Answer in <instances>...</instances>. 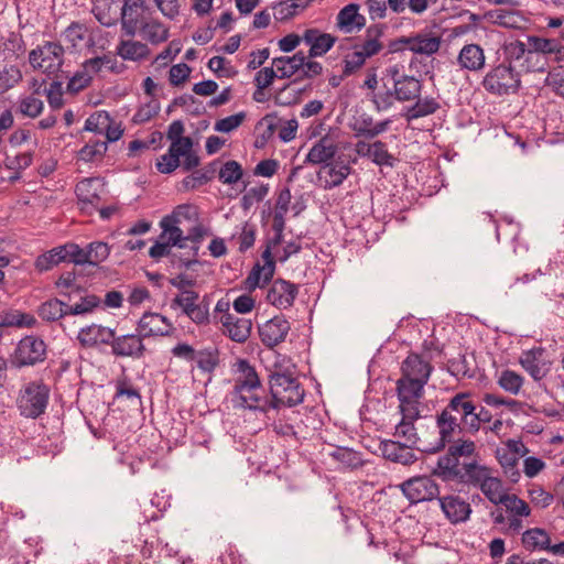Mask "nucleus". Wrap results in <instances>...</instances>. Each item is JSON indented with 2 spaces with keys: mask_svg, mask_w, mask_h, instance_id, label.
Here are the masks:
<instances>
[{
  "mask_svg": "<svg viewBox=\"0 0 564 564\" xmlns=\"http://www.w3.org/2000/svg\"><path fill=\"white\" fill-rule=\"evenodd\" d=\"M217 162L214 161L203 169H198L192 172L191 175L183 180V185L187 189H194L198 186L207 184L216 172Z\"/></svg>",
  "mask_w": 564,
  "mask_h": 564,
  "instance_id": "46",
  "label": "nucleus"
},
{
  "mask_svg": "<svg viewBox=\"0 0 564 564\" xmlns=\"http://www.w3.org/2000/svg\"><path fill=\"white\" fill-rule=\"evenodd\" d=\"M441 108L438 101L433 97H426L417 99L416 102L411 106L405 112L408 121H412L422 117H426L435 113Z\"/></svg>",
  "mask_w": 564,
  "mask_h": 564,
  "instance_id": "42",
  "label": "nucleus"
},
{
  "mask_svg": "<svg viewBox=\"0 0 564 564\" xmlns=\"http://www.w3.org/2000/svg\"><path fill=\"white\" fill-rule=\"evenodd\" d=\"M122 0H96L93 13L104 26H113L121 15Z\"/></svg>",
  "mask_w": 564,
  "mask_h": 564,
  "instance_id": "26",
  "label": "nucleus"
},
{
  "mask_svg": "<svg viewBox=\"0 0 564 564\" xmlns=\"http://www.w3.org/2000/svg\"><path fill=\"white\" fill-rule=\"evenodd\" d=\"M37 315L44 322H57L64 316L70 315L69 305L59 299L53 297L39 306Z\"/></svg>",
  "mask_w": 564,
  "mask_h": 564,
  "instance_id": "35",
  "label": "nucleus"
},
{
  "mask_svg": "<svg viewBox=\"0 0 564 564\" xmlns=\"http://www.w3.org/2000/svg\"><path fill=\"white\" fill-rule=\"evenodd\" d=\"M272 249L270 246H265L262 252L263 264L257 262L245 280V288L249 291H253L257 288H263L268 284L275 272V261L272 256Z\"/></svg>",
  "mask_w": 564,
  "mask_h": 564,
  "instance_id": "12",
  "label": "nucleus"
},
{
  "mask_svg": "<svg viewBox=\"0 0 564 564\" xmlns=\"http://www.w3.org/2000/svg\"><path fill=\"white\" fill-rule=\"evenodd\" d=\"M115 329L91 324L79 329L77 340L82 347H95L97 345H109L113 341Z\"/></svg>",
  "mask_w": 564,
  "mask_h": 564,
  "instance_id": "22",
  "label": "nucleus"
},
{
  "mask_svg": "<svg viewBox=\"0 0 564 564\" xmlns=\"http://www.w3.org/2000/svg\"><path fill=\"white\" fill-rule=\"evenodd\" d=\"M311 2L312 0L279 1L273 6V17L280 22L288 21L304 11Z\"/></svg>",
  "mask_w": 564,
  "mask_h": 564,
  "instance_id": "38",
  "label": "nucleus"
},
{
  "mask_svg": "<svg viewBox=\"0 0 564 564\" xmlns=\"http://www.w3.org/2000/svg\"><path fill=\"white\" fill-rule=\"evenodd\" d=\"M367 98L372 102L377 112L387 111L393 106L394 100H397L393 89L386 84L380 86L376 91L368 93Z\"/></svg>",
  "mask_w": 564,
  "mask_h": 564,
  "instance_id": "40",
  "label": "nucleus"
},
{
  "mask_svg": "<svg viewBox=\"0 0 564 564\" xmlns=\"http://www.w3.org/2000/svg\"><path fill=\"white\" fill-rule=\"evenodd\" d=\"M117 53L123 59L140 61L148 55L149 48L145 44L140 42L121 41L118 45Z\"/></svg>",
  "mask_w": 564,
  "mask_h": 564,
  "instance_id": "51",
  "label": "nucleus"
},
{
  "mask_svg": "<svg viewBox=\"0 0 564 564\" xmlns=\"http://www.w3.org/2000/svg\"><path fill=\"white\" fill-rule=\"evenodd\" d=\"M485 61L486 57L484 50L478 44L464 45L457 57V63L460 68L470 72H478L482 69L485 66Z\"/></svg>",
  "mask_w": 564,
  "mask_h": 564,
  "instance_id": "31",
  "label": "nucleus"
},
{
  "mask_svg": "<svg viewBox=\"0 0 564 564\" xmlns=\"http://www.w3.org/2000/svg\"><path fill=\"white\" fill-rule=\"evenodd\" d=\"M337 152V145L329 137H323L310 149L305 163L323 164L330 163Z\"/></svg>",
  "mask_w": 564,
  "mask_h": 564,
  "instance_id": "29",
  "label": "nucleus"
},
{
  "mask_svg": "<svg viewBox=\"0 0 564 564\" xmlns=\"http://www.w3.org/2000/svg\"><path fill=\"white\" fill-rule=\"evenodd\" d=\"M335 460L343 464L344 467L357 469L364 465L361 453L349 447H336L329 453Z\"/></svg>",
  "mask_w": 564,
  "mask_h": 564,
  "instance_id": "48",
  "label": "nucleus"
},
{
  "mask_svg": "<svg viewBox=\"0 0 564 564\" xmlns=\"http://www.w3.org/2000/svg\"><path fill=\"white\" fill-rule=\"evenodd\" d=\"M102 300L96 294H85L80 296L79 302L69 305L70 315H86L93 313L96 308L100 307Z\"/></svg>",
  "mask_w": 564,
  "mask_h": 564,
  "instance_id": "57",
  "label": "nucleus"
},
{
  "mask_svg": "<svg viewBox=\"0 0 564 564\" xmlns=\"http://www.w3.org/2000/svg\"><path fill=\"white\" fill-rule=\"evenodd\" d=\"M104 193L105 183L99 177L83 178L75 186L79 209L87 215H91L98 209Z\"/></svg>",
  "mask_w": 564,
  "mask_h": 564,
  "instance_id": "10",
  "label": "nucleus"
},
{
  "mask_svg": "<svg viewBox=\"0 0 564 564\" xmlns=\"http://www.w3.org/2000/svg\"><path fill=\"white\" fill-rule=\"evenodd\" d=\"M303 41L310 46L308 56L319 57L325 55L334 46L337 37L313 28L305 30Z\"/></svg>",
  "mask_w": 564,
  "mask_h": 564,
  "instance_id": "23",
  "label": "nucleus"
},
{
  "mask_svg": "<svg viewBox=\"0 0 564 564\" xmlns=\"http://www.w3.org/2000/svg\"><path fill=\"white\" fill-rule=\"evenodd\" d=\"M25 53V43L22 34L9 32L0 39V55L3 61L13 62L19 59Z\"/></svg>",
  "mask_w": 564,
  "mask_h": 564,
  "instance_id": "33",
  "label": "nucleus"
},
{
  "mask_svg": "<svg viewBox=\"0 0 564 564\" xmlns=\"http://www.w3.org/2000/svg\"><path fill=\"white\" fill-rule=\"evenodd\" d=\"M386 29L387 26L384 24L368 26L364 42L359 46H356V48H359L367 58L377 55L383 48L381 39Z\"/></svg>",
  "mask_w": 564,
  "mask_h": 564,
  "instance_id": "34",
  "label": "nucleus"
},
{
  "mask_svg": "<svg viewBox=\"0 0 564 564\" xmlns=\"http://www.w3.org/2000/svg\"><path fill=\"white\" fill-rule=\"evenodd\" d=\"M357 3L345 6L337 14L336 26L344 33H352L366 25V18L358 12Z\"/></svg>",
  "mask_w": 564,
  "mask_h": 564,
  "instance_id": "27",
  "label": "nucleus"
},
{
  "mask_svg": "<svg viewBox=\"0 0 564 564\" xmlns=\"http://www.w3.org/2000/svg\"><path fill=\"white\" fill-rule=\"evenodd\" d=\"M65 50L59 42L46 41L29 53V63L34 69L56 75L64 63Z\"/></svg>",
  "mask_w": 564,
  "mask_h": 564,
  "instance_id": "6",
  "label": "nucleus"
},
{
  "mask_svg": "<svg viewBox=\"0 0 564 564\" xmlns=\"http://www.w3.org/2000/svg\"><path fill=\"white\" fill-rule=\"evenodd\" d=\"M424 386V381L401 376L397 381L399 402L417 401L422 397Z\"/></svg>",
  "mask_w": 564,
  "mask_h": 564,
  "instance_id": "37",
  "label": "nucleus"
},
{
  "mask_svg": "<svg viewBox=\"0 0 564 564\" xmlns=\"http://www.w3.org/2000/svg\"><path fill=\"white\" fill-rule=\"evenodd\" d=\"M107 142L100 140L89 141L78 151V160L94 162L100 160L107 152Z\"/></svg>",
  "mask_w": 564,
  "mask_h": 564,
  "instance_id": "56",
  "label": "nucleus"
},
{
  "mask_svg": "<svg viewBox=\"0 0 564 564\" xmlns=\"http://www.w3.org/2000/svg\"><path fill=\"white\" fill-rule=\"evenodd\" d=\"M209 234L208 228L203 226L202 224H197L188 229L185 235V245L189 242V250L186 252V257L173 254L172 264L177 268L188 269L192 265L198 263V256L200 243L203 242L205 236Z\"/></svg>",
  "mask_w": 564,
  "mask_h": 564,
  "instance_id": "11",
  "label": "nucleus"
},
{
  "mask_svg": "<svg viewBox=\"0 0 564 564\" xmlns=\"http://www.w3.org/2000/svg\"><path fill=\"white\" fill-rule=\"evenodd\" d=\"M290 329L289 321L283 315H278L259 327V336L265 347L273 348L285 340Z\"/></svg>",
  "mask_w": 564,
  "mask_h": 564,
  "instance_id": "15",
  "label": "nucleus"
},
{
  "mask_svg": "<svg viewBox=\"0 0 564 564\" xmlns=\"http://www.w3.org/2000/svg\"><path fill=\"white\" fill-rule=\"evenodd\" d=\"M161 106L159 100L152 98L150 101L141 105L132 117L134 124H142L150 121L160 112Z\"/></svg>",
  "mask_w": 564,
  "mask_h": 564,
  "instance_id": "64",
  "label": "nucleus"
},
{
  "mask_svg": "<svg viewBox=\"0 0 564 564\" xmlns=\"http://www.w3.org/2000/svg\"><path fill=\"white\" fill-rule=\"evenodd\" d=\"M268 411L295 406L302 403L305 395L296 378L280 372L270 375Z\"/></svg>",
  "mask_w": 564,
  "mask_h": 564,
  "instance_id": "3",
  "label": "nucleus"
},
{
  "mask_svg": "<svg viewBox=\"0 0 564 564\" xmlns=\"http://www.w3.org/2000/svg\"><path fill=\"white\" fill-rule=\"evenodd\" d=\"M400 490L411 505L432 501L440 498V486L430 476H415L399 485Z\"/></svg>",
  "mask_w": 564,
  "mask_h": 564,
  "instance_id": "9",
  "label": "nucleus"
},
{
  "mask_svg": "<svg viewBox=\"0 0 564 564\" xmlns=\"http://www.w3.org/2000/svg\"><path fill=\"white\" fill-rule=\"evenodd\" d=\"M441 41V36L416 34L414 36H401L400 42L406 44V48L415 54L430 56L438 52Z\"/></svg>",
  "mask_w": 564,
  "mask_h": 564,
  "instance_id": "30",
  "label": "nucleus"
},
{
  "mask_svg": "<svg viewBox=\"0 0 564 564\" xmlns=\"http://www.w3.org/2000/svg\"><path fill=\"white\" fill-rule=\"evenodd\" d=\"M391 119H384L376 122L371 115L362 112L354 118L350 128L357 138L375 139L379 134L386 132L390 124Z\"/></svg>",
  "mask_w": 564,
  "mask_h": 564,
  "instance_id": "20",
  "label": "nucleus"
},
{
  "mask_svg": "<svg viewBox=\"0 0 564 564\" xmlns=\"http://www.w3.org/2000/svg\"><path fill=\"white\" fill-rule=\"evenodd\" d=\"M144 0H123L121 6V29L127 36H133L147 21Z\"/></svg>",
  "mask_w": 564,
  "mask_h": 564,
  "instance_id": "13",
  "label": "nucleus"
},
{
  "mask_svg": "<svg viewBox=\"0 0 564 564\" xmlns=\"http://www.w3.org/2000/svg\"><path fill=\"white\" fill-rule=\"evenodd\" d=\"M62 250L66 256V262H70L77 265H85L90 262V258L88 256V249L82 248L79 245L74 242H67L62 246Z\"/></svg>",
  "mask_w": 564,
  "mask_h": 564,
  "instance_id": "60",
  "label": "nucleus"
},
{
  "mask_svg": "<svg viewBox=\"0 0 564 564\" xmlns=\"http://www.w3.org/2000/svg\"><path fill=\"white\" fill-rule=\"evenodd\" d=\"M542 349H530L523 351L520 357V364L535 380L543 376L542 368L540 366V358L542 357Z\"/></svg>",
  "mask_w": 564,
  "mask_h": 564,
  "instance_id": "53",
  "label": "nucleus"
},
{
  "mask_svg": "<svg viewBox=\"0 0 564 564\" xmlns=\"http://www.w3.org/2000/svg\"><path fill=\"white\" fill-rule=\"evenodd\" d=\"M476 410V400L469 392H457L435 414V426L438 438L427 452L436 453L463 441L460 436L468 433L473 435V411Z\"/></svg>",
  "mask_w": 564,
  "mask_h": 564,
  "instance_id": "2",
  "label": "nucleus"
},
{
  "mask_svg": "<svg viewBox=\"0 0 564 564\" xmlns=\"http://www.w3.org/2000/svg\"><path fill=\"white\" fill-rule=\"evenodd\" d=\"M394 436L403 440L404 444L417 447L419 436L414 426V421H400L395 426Z\"/></svg>",
  "mask_w": 564,
  "mask_h": 564,
  "instance_id": "62",
  "label": "nucleus"
},
{
  "mask_svg": "<svg viewBox=\"0 0 564 564\" xmlns=\"http://www.w3.org/2000/svg\"><path fill=\"white\" fill-rule=\"evenodd\" d=\"M422 89L421 82L414 76L405 75L393 86L395 98L399 101H410L419 98Z\"/></svg>",
  "mask_w": 564,
  "mask_h": 564,
  "instance_id": "39",
  "label": "nucleus"
},
{
  "mask_svg": "<svg viewBox=\"0 0 564 564\" xmlns=\"http://www.w3.org/2000/svg\"><path fill=\"white\" fill-rule=\"evenodd\" d=\"M109 123H113V120L107 111H96L86 119L84 130L102 134L105 127H108Z\"/></svg>",
  "mask_w": 564,
  "mask_h": 564,
  "instance_id": "59",
  "label": "nucleus"
},
{
  "mask_svg": "<svg viewBox=\"0 0 564 564\" xmlns=\"http://www.w3.org/2000/svg\"><path fill=\"white\" fill-rule=\"evenodd\" d=\"M487 21L507 29H522L528 19L523 12L516 9H494L487 11L484 17Z\"/></svg>",
  "mask_w": 564,
  "mask_h": 564,
  "instance_id": "24",
  "label": "nucleus"
},
{
  "mask_svg": "<svg viewBox=\"0 0 564 564\" xmlns=\"http://www.w3.org/2000/svg\"><path fill=\"white\" fill-rule=\"evenodd\" d=\"M528 44L530 46V51L532 52V56L536 53L558 55L562 51L560 41L555 39L528 36ZM556 59H560V57L556 56Z\"/></svg>",
  "mask_w": 564,
  "mask_h": 564,
  "instance_id": "49",
  "label": "nucleus"
},
{
  "mask_svg": "<svg viewBox=\"0 0 564 564\" xmlns=\"http://www.w3.org/2000/svg\"><path fill=\"white\" fill-rule=\"evenodd\" d=\"M50 392V387L42 380L25 383L17 399L20 415L26 419H37L43 415L48 405Z\"/></svg>",
  "mask_w": 564,
  "mask_h": 564,
  "instance_id": "5",
  "label": "nucleus"
},
{
  "mask_svg": "<svg viewBox=\"0 0 564 564\" xmlns=\"http://www.w3.org/2000/svg\"><path fill=\"white\" fill-rule=\"evenodd\" d=\"M111 352L116 357H131L140 359L144 356L145 346L143 337L139 334H126L117 336L115 334L113 341L110 344Z\"/></svg>",
  "mask_w": 564,
  "mask_h": 564,
  "instance_id": "17",
  "label": "nucleus"
},
{
  "mask_svg": "<svg viewBox=\"0 0 564 564\" xmlns=\"http://www.w3.org/2000/svg\"><path fill=\"white\" fill-rule=\"evenodd\" d=\"M140 34L143 40L149 41L152 44H159L164 42L169 37L167 29L160 22L145 21L139 28Z\"/></svg>",
  "mask_w": 564,
  "mask_h": 564,
  "instance_id": "47",
  "label": "nucleus"
},
{
  "mask_svg": "<svg viewBox=\"0 0 564 564\" xmlns=\"http://www.w3.org/2000/svg\"><path fill=\"white\" fill-rule=\"evenodd\" d=\"M441 510L452 524L465 523L473 512L468 501L458 495H447L438 499Z\"/></svg>",
  "mask_w": 564,
  "mask_h": 564,
  "instance_id": "14",
  "label": "nucleus"
},
{
  "mask_svg": "<svg viewBox=\"0 0 564 564\" xmlns=\"http://www.w3.org/2000/svg\"><path fill=\"white\" fill-rule=\"evenodd\" d=\"M220 323L224 327V334L232 341L243 344L250 337L252 322L249 318L227 314L221 315Z\"/></svg>",
  "mask_w": 564,
  "mask_h": 564,
  "instance_id": "21",
  "label": "nucleus"
},
{
  "mask_svg": "<svg viewBox=\"0 0 564 564\" xmlns=\"http://www.w3.org/2000/svg\"><path fill=\"white\" fill-rule=\"evenodd\" d=\"M184 123L182 120H174L170 123L166 138L171 141V144H175L177 149L188 150L193 148V140L189 137H183Z\"/></svg>",
  "mask_w": 564,
  "mask_h": 564,
  "instance_id": "52",
  "label": "nucleus"
},
{
  "mask_svg": "<svg viewBox=\"0 0 564 564\" xmlns=\"http://www.w3.org/2000/svg\"><path fill=\"white\" fill-rule=\"evenodd\" d=\"M184 152V150L177 149L175 144H170L167 153L156 160V170L162 174L173 173L181 165L180 159Z\"/></svg>",
  "mask_w": 564,
  "mask_h": 564,
  "instance_id": "43",
  "label": "nucleus"
},
{
  "mask_svg": "<svg viewBox=\"0 0 564 564\" xmlns=\"http://www.w3.org/2000/svg\"><path fill=\"white\" fill-rule=\"evenodd\" d=\"M299 293L297 285L283 280L278 279L273 281L267 293V301L279 308L291 307Z\"/></svg>",
  "mask_w": 564,
  "mask_h": 564,
  "instance_id": "18",
  "label": "nucleus"
},
{
  "mask_svg": "<svg viewBox=\"0 0 564 564\" xmlns=\"http://www.w3.org/2000/svg\"><path fill=\"white\" fill-rule=\"evenodd\" d=\"M194 361L200 371L212 373L219 365V351L212 347L197 350Z\"/></svg>",
  "mask_w": 564,
  "mask_h": 564,
  "instance_id": "50",
  "label": "nucleus"
},
{
  "mask_svg": "<svg viewBox=\"0 0 564 564\" xmlns=\"http://www.w3.org/2000/svg\"><path fill=\"white\" fill-rule=\"evenodd\" d=\"M43 101L34 95L21 97L18 101V112L24 117L36 118L43 111Z\"/></svg>",
  "mask_w": 564,
  "mask_h": 564,
  "instance_id": "58",
  "label": "nucleus"
},
{
  "mask_svg": "<svg viewBox=\"0 0 564 564\" xmlns=\"http://www.w3.org/2000/svg\"><path fill=\"white\" fill-rule=\"evenodd\" d=\"M62 249V246H58L40 254L34 262L35 269L39 272H46L61 262H66V256Z\"/></svg>",
  "mask_w": 564,
  "mask_h": 564,
  "instance_id": "45",
  "label": "nucleus"
},
{
  "mask_svg": "<svg viewBox=\"0 0 564 564\" xmlns=\"http://www.w3.org/2000/svg\"><path fill=\"white\" fill-rule=\"evenodd\" d=\"M1 327H33L36 319L33 315L20 312H4L0 314Z\"/></svg>",
  "mask_w": 564,
  "mask_h": 564,
  "instance_id": "54",
  "label": "nucleus"
},
{
  "mask_svg": "<svg viewBox=\"0 0 564 564\" xmlns=\"http://www.w3.org/2000/svg\"><path fill=\"white\" fill-rule=\"evenodd\" d=\"M522 544L525 550H546L550 547V536L547 532L540 528L529 529L522 534Z\"/></svg>",
  "mask_w": 564,
  "mask_h": 564,
  "instance_id": "41",
  "label": "nucleus"
},
{
  "mask_svg": "<svg viewBox=\"0 0 564 564\" xmlns=\"http://www.w3.org/2000/svg\"><path fill=\"white\" fill-rule=\"evenodd\" d=\"M350 173L351 167L349 164L341 161H332L322 166L318 176L324 182L323 187L332 189L340 186Z\"/></svg>",
  "mask_w": 564,
  "mask_h": 564,
  "instance_id": "25",
  "label": "nucleus"
},
{
  "mask_svg": "<svg viewBox=\"0 0 564 564\" xmlns=\"http://www.w3.org/2000/svg\"><path fill=\"white\" fill-rule=\"evenodd\" d=\"M433 367L417 354H409L401 366L402 377L417 379L426 384Z\"/></svg>",
  "mask_w": 564,
  "mask_h": 564,
  "instance_id": "28",
  "label": "nucleus"
},
{
  "mask_svg": "<svg viewBox=\"0 0 564 564\" xmlns=\"http://www.w3.org/2000/svg\"><path fill=\"white\" fill-rule=\"evenodd\" d=\"M243 174L240 163L230 160L223 164L219 170L218 177L224 184H236L241 180Z\"/></svg>",
  "mask_w": 564,
  "mask_h": 564,
  "instance_id": "63",
  "label": "nucleus"
},
{
  "mask_svg": "<svg viewBox=\"0 0 564 564\" xmlns=\"http://www.w3.org/2000/svg\"><path fill=\"white\" fill-rule=\"evenodd\" d=\"M231 402L235 409L249 410L267 414L269 394L262 383L232 387Z\"/></svg>",
  "mask_w": 564,
  "mask_h": 564,
  "instance_id": "8",
  "label": "nucleus"
},
{
  "mask_svg": "<svg viewBox=\"0 0 564 564\" xmlns=\"http://www.w3.org/2000/svg\"><path fill=\"white\" fill-rule=\"evenodd\" d=\"M503 53L506 63L517 62L521 58L525 57V59H530L532 57V52L530 51V46L522 41L516 40L505 44Z\"/></svg>",
  "mask_w": 564,
  "mask_h": 564,
  "instance_id": "55",
  "label": "nucleus"
},
{
  "mask_svg": "<svg viewBox=\"0 0 564 564\" xmlns=\"http://www.w3.org/2000/svg\"><path fill=\"white\" fill-rule=\"evenodd\" d=\"M22 72L19 66L7 63L0 66V95L6 94L22 82Z\"/></svg>",
  "mask_w": 564,
  "mask_h": 564,
  "instance_id": "44",
  "label": "nucleus"
},
{
  "mask_svg": "<svg viewBox=\"0 0 564 564\" xmlns=\"http://www.w3.org/2000/svg\"><path fill=\"white\" fill-rule=\"evenodd\" d=\"M476 454V444L471 440H463L447 447L444 455L437 458L434 475L443 481L480 489L494 505H500L508 495L502 481L492 476V469L470 459Z\"/></svg>",
  "mask_w": 564,
  "mask_h": 564,
  "instance_id": "1",
  "label": "nucleus"
},
{
  "mask_svg": "<svg viewBox=\"0 0 564 564\" xmlns=\"http://www.w3.org/2000/svg\"><path fill=\"white\" fill-rule=\"evenodd\" d=\"M368 158L379 166L392 167L394 164L393 155L389 153L387 144L380 140H377L372 143Z\"/></svg>",
  "mask_w": 564,
  "mask_h": 564,
  "instance_id": "61",
  "label": "nucleus"
},
{
  "mask_svg": "<svg viewBox=\"0 0 564 564\" xmlns=\"http://www.w3.org/2000/svg\"><path fill=\"white\" fill-rule=\"evenodd\" d=\"M482 88L490 95L517 94L521 87V76L510 63L491 66L481 80Z\"/></svg>",
  "mask_w": 564,
  "mask_h": 564,
  "instance_id": "4",
  "label": "nucleus"
},
{
  "mask_svg": "<svg viewBox=\"0 0 564 564\" xmlns=\"http://www.w3.org/2000/svg\"><path fill=\"white\" fill-rule=\"evenodd\" d=\"M380 452L383 458L392 463L409 466L417 460L413 446L400 441L386 440L380 443Z\"/></svg>",
  "mask_w": 564,
  "mask_h": 564,
  "instance_id": "19",
  "label": "nucleus"
},
{
  "mask_svg": "<svg viewBox=\"0 0 564 564\" xmlns=\"http://www.w3.org/2000/svg\"><path fill=\"white\" fill-rule=\"evenodd\" d=\"M47 346L39 336L28 335L19 340L10 361L15 368L35 366L46 359Z\"/></svg>",
  "mask_w": 564,
  "mask_h": 564,
  "instance_id": "7",
  "label": "nucleus"
},
{
  "mask_svg": "<svg viewBox=\"0 0 564 564\" xmlns=\"http://www.w3.org/2000/svg\"><path fill=\"white\" fill-rule=\"evenodd\" d=\"M137 332L144 339L154 336H170L174 332V327L165 316L145 312L138 322Z\"/></svg>",
  "mask_w": 564,
  "mask_h": 564,
  "instance_id": "16",
  "label": "nucleus"
},
{
  "mask_svg": "<svg viewBox=\"0 0 564 564\" xmlns=\"http://www.w3.org/2000/svg\"><path fill=\"white\" fill-rule=\"evenodd\" d=\"M234 387L253 386L262 383L257 369L248 359L238 358L231 366Z\"/></svg>",
  "mask_w": 564,
  "mask_h": 564,
  "instance_id": "32",
  "label": "nucleus"
},
{
  "mask_svg": "<svg viewBox=\"0 0 564 564\" xmlns=\"http://www.w3.org/2000/svg\"><path fill=\"white\" fill-rule=\"evenodd\" d=\"M160 227L162 228L159 236L161 240H166L172 247L180 249L187 248V245H185V235L180 224H177L173 217L164 216L160 221Z\"/></svg>",
  "mask_w": 564,
  "mask_h": 564,
  "instance_id": "36",
  "label": "nucleus"
}]
</instances>
